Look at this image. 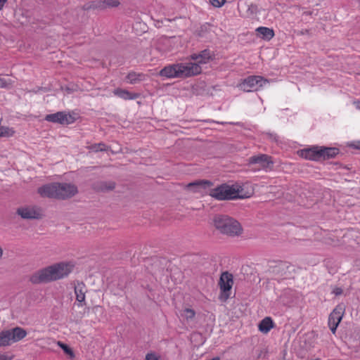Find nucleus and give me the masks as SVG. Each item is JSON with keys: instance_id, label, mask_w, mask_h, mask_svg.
<instances>
[{"instance_id": "11", "label": "nucleus", "mask_w": 360, "mask_h": 360, "mask_svg": "<svg viewBox=\"0 0 360 360\" xmlns=\"http://www.w3.org/2000/svg\"><path fill=\"white\" fill-rule=\"evenodd\" d=\"M191 59L195 61V63L206 64L210 60H212L214 58L213 52L210 49H204L198 53H193L190 56Z\"/></svg>"}, {"instance_id": "25", "label": "nucleus", "mask_w": 360, "mask_h": 360, "mask_svg": "<svg viewBox=\"0 0 360 360\" xmlns=\"http://www.w3.org/2000/svg\"><path fill=\"white\" fill-rule=\"evenodd\" d=\"M87 9L104 10L103 0H95L89 3Z\"/></svg>"}, {"instance_id": "13", "label": "nucleus", "mask_w": 360, "mask_h": 360, "mask_svg": "<svg viewBox=\"0 0 360 360\" xmlns=\"http://www.w3.org/2000/svg\"><path fill=\"white\" fill-rule=\"evenodd\" d=\"M301 156L307 160L319 161L321 160V153L319 146H313L301 150Z\"/></svg>"}, {"instance_id": "38", "label": "nucleus", "mask_w": 360, "mask_h": 360, "mask_svg": "<svg viewBox=\"0 0 360 360\" xmlns=\"http://www.w3.org/2000/svg\"><path fill=\"white\" fill-rule=\"evenodd\" d=\"M0 360H11V358L4 354H0Z\"/></svg>"}, {"instance_id": "1", "label": "nucleus", "mask_w": 360, "mask_h": 360, "mask_svg": "<svg viewBox=\"0 0 360 360\" xmlns=\"http://www.w3.org/2000/svg\"><path fill=\"white\" fill-rule=\"evenodd\" d=\"M69 262H59L40 269L32 274L30 281L33 284L46 283L67 277L73 270Z\"/></svg>"}, {"instance_id": "41", "label": "nucleus", "mask_w": 360, "mask_h": 360, "mask_svg": "<svg viewBox=\"0 0 360 360\" xmlns=\"http://www.w3.org/2000/svg\"><path fill=\"white\" fill-rule=\"evenodd\" d=\"M304 14H306V15H311V13L309 12V11H307V12H304Z\"/></svg>"}, {"instance_id": "4", "label": "nucleus", "mask_w": 360, "mask_h": 360, "mask_svg": "<svg viewBox=\"0 0 360 360\" xmlns=\"http://www.w3.org/2000/svg\"><path fill=\"white\" fill-rule=\"evenodd\" d=\"M213 224L220 233L231 236H238L242 231L240 223L227 215H216Z\"/></svg>"}, {"instance_id": "28", "label": "nucleus", "mask_w": 360, "mask_h": 360, "mask_svg": "<svg viewBox=\"0 0 360 360\" xmlns=\"http://www.w3.org/2000/svg\"><path fill=\"white\" fill-rule=\"evenodd\" d=\"M14 83L11 79H6L0 77V88L10 89Z\"/></svg>"}, {"instance_id": "37", "label": "nucleus", "mask_w": 360, "mask_h": 360, "mask_svg": "<svg viewBox=\"0 0 360 360\" xmlns=\"http://www.w3.org/2000/svg\"><path fill=\"white\" fill-rule=\"evenodd\" d=\"M339 324H338L337 323H332V324H328V326L332 332L333 334H335L336 333V330H337V328Z\"/></svg>"}, {"instance_id": "27", "label": "nucleus", "mask_w": 360, "mask_h": 360, "mask_svg": "<svg viewBox=\"0 0 360 360\" xmlns=\"http://www.w3.org/2000/svg\"><path fill=\"white\" fill-rule=\"evenodd\" d=\"M58 345L60 347V348L66 354L70 356L71 359L75 357V354L72 349L68 345L63 343L61 342H58Z\"/></svg>"}, {"instance_id": "22", "label": "nucleus", "mask_w": 360, "mask_h": 360, "mask_svg": "<svg viewBox=\"0 0 360 360\" xmlns=\"http://www.w3.org/2000/svg\"><path fill=\"white\" fill-rule=\"evenodd\" d=\"M126 79L131 84H135L145 79V75L138 73L134 71L129 72L126 77Z\"/></svg>"}, {"instance_id": "10", "label": "nucleus", "mask_w": 360, "mask_h": 360, "mask_svg": "<svg viewBox=\"0 0 360 360\" xmlns=\"http://www.w3.org/2000/svg\"><path fill=\"white\" fill-rule=\"evenodd\" d=\"M16 213L24 219H39L41 218L40 210L36 207H19Z\"/></svg>"}, {"instance_id": "33", "label": "nucleus", "mask_w": 360, "mask_h": 360, "mask_svg": "<svg viewBox=\"0 0 360 360\" xmlns=\"http://www.w3.org/2000/svg\"><path fill=\"white\" fill-rule=\"evenodd\" d=\"M210 1L212 6L217 8L221 7L226 2L225 0H210Z\"/></svg>"}, {"instance_id": "17", "label": "nucleus", "mask_w": 360, "mask_h": 360, "mask_svg": "<svg viewBox=\"0 0 360 360\" xmlns=\"http://www.w3.org/2000/svg\"><path fill=\"white\" fill-rule=\"evenodd\" d=\"M85 292L86 286L83 282H77L75 286V293L76 295V300L79 303V306H83L86 304L85 302Z\"/></svg>"}, {"instance_id": "8", "label": "nucleus", "mask_w": 360, "mask_h": 360, "mask_svg": "<svg viewBox=\"0 0 360 360\" xmlns=\"http://www.w3.org/2000/svg\"><path fill=\"white\" fill-rule=\"evenodd\" d=\"M44 120L52 123H57L62 125H68L75 122V118L70 113L65 111H59L53 114H48Z\"/></svg>"}, {"instance_id": "6", "label": "nucleus", "mask_w": 360, "mask_h": 360, "mask_svg": "<svg viewBox=\"0 0 360 360\" xmlns=\"http://www.w3.org/2000/svg\"><path fill=\"white\" fill-rule=\"evenodd\" d=\"M233 284V275L228 271L223 272L220 276L219 285L220 287V300L226 301L230 297L231 290Z\"/></svg>"}, {"instance_id": "29", "label": "nucleus", "mask_w": 360, "mask_h": 360, "mask_svg": "<svg viewBox=\"0 0 360 360\" xmlns=\"http://www.w3.org/2000/svg\"><path fill=\"white\" fill-rule=\"evenodd\" d=\"M210 25L207 23H205L201 25L197 30V34L199 37H204L206 33L210 31Z\"/></svg>"}, {"instance_id": "34", "label": "nucleus", "mask_w": 360, "mask_h": 360, "mask_svg": "<svg viewBox=\"0 0 360 360\" xmlns=\"http://www.w3.org/2000/svg\"><path fill=\"white\" fill-rule=\"evenodd\" d=\"M295 34H296L297 36L304 35L307 34L309 37H311V32L309 30L305 29L302 30H295Z\"/></svg>"}, {"instance_id": "36", "label": "nucleus", "mask_w": 360, "mask_h": 360, "mask_svg": "<svg viewBox=\"0 0 360 360\" xmlns=\"http://www.w3.org/2000/svg\"><path fill=\"white\" fill-rule=\"evenodd\" d=\"M342 292H343L342 289L341 288H339V287H335L333 290V293L335 294L336 296L342 295Z\"/></svg>"}, {"instance_id": "2", "label": "nucleus", "mask_w": 360, "mask_h": 360, "mask_svg": "<svg viewBox=\"0 0 360 360\" xmlns=\"http://www.w3.org/2000/svg\"><path fill=\"white\" fill-rule=\"evenodd\" d=\"M37 192L43 198L65 200L75 195L78 190L72 184L54 182L40 186Z\"/></svg>"}, {"instance_id": "40", "label": "nucleus", "mask_w": 360, "mask_h": 360, "mask_svg": "<svg viewBox=\"0 0 360 360\" xmlns=\"http://www.w3.org/2000/svg\"><path fill=\"white\" fill-rule=\"evenodd\" d=\"M2 255H3V250L2 248L0 247V259H1L2 257Z\"/></svg>"}, {"instance_id": "5", "label": "nucleus", "mask_w": 360, "mask_h": 360, "mask_svg": "<svg viewBox=\"0 0 360 360\" xmlns=\"http://www.w3.org/2000/svg\"><path fill=\"white\" fill-rule=\"evenodd\" d=\"M269 83V80L261 76H249L243 80L239 87L244 91L250 92L258 91L260 88Z\"/></svg>"}, {"instance_id": "18", "label": "nucleus", "mask_w": 360, "mask_h": 360, "mask_svg": "<svg viewBox=\"0 0 360 360\" xmlns=\"http://www.w3.org/2000/svg\"><path fill=\"white\" fill-rule=\"evenodd\" d=\"M321 153V160H328L334 158L339 154L340 150L335 147L319 146Z\"/></svg>"}, {"instance_id": "19", "label": "nucleus", "mask_w": 360, "mask_h": 360, "mask_svg": "<svg viewBox=\"0 0 360 360\" xmlns=\"http://www.w3.org/2000/svg\"><path fill=\"white\" fill-rule=\"evenodd\" d=\"M113 94L124 100H134L139 97L140 94L131 93L126 89L117 88L113 91Z\"/></svg>"}, {"instance_id": "42", "label": "nucleus", "mask_w": 360, "mask_h": 360, "mask_svg": "<svg viewBox=\"0 0 360 360\" xmlns=\"http://www.w3.org/2000/svg\"><path fill=\"white\" fill-rule=\"evenodd\" d=\"M358 148H359V149H360V142H359V146L358 147Z\"/></svg>"}, {"instance_id": "30", "label": "nucleus", "mask_w": 360, "mask_h": 360, "mask_svg": "<svg viewBox=\"0 0 360 360\" xmlns=\"http://www.w3.org/2000/svg\"><path fill=\"white\" fill-rule=\"evenodd\" d=\"M181 315L183 316H184V318L187 320V321H190V320H192L195 315V312L193 309H189V308H186L185 309L184 311H183V313L181 314Z\"/></svg>"}, {"instance_id": "20", "label": "nucleus", "mask_w": 360, "mask_h": 360, "mask_svg": "<svg viewBox=\"0 0 360 360\" xmlns=\"http://www.w3.org/2000/svg\"><path fill=\"white\" fill-rule=\"evenodd\" d=\"M8 330L11 333L13 342H17L22 340L27 335V331L24 328L18 326Z\"/></svg>"}, {"instance_id": "21", "label": "nucleus", "mask_w": 360, "mask_h": 360, "mask_svg": "<svg viewBox=\"0 0 360 360\" xmlns=\"http://www.w3.org/2000/svg\"><path fill=\"white\" fill-rule=\"evenodd\" d=\"M257 35L261 37L263 39L270 40L274 36V32L272 29L266 27H259L256 29Z\"/></svg>"}, {"instance_id": "26", "label": "nucleus", "mask_w": 360, "mask_h": 360, "mask_svg": "<svg viewBox=\"0 0 360 360\" xmlns=\"http://www.w3.org/2000/svg\"><path fill=\"white\" fill-rule=\"evenodd\" d=\"M14 131L7 127H0V137H9L12 136Z\"/></svg>"}, {"instance_id": "9", "label": "nucleus", "mask_w": 360, "mask_h": 360, "mask_svg": "<svg viewBox=\"0 0 360 360\" xmlns=\"http://www.w3.org/2000/svg\"><path fill=\"white\" fill-rule=\"evenodd\" d=\"M247 165L248 166L258 165L259 168L257 169H267L273 167L274 161L272 158L266 154H258L249 158Z\"/></svg>"}, {"instance_id": "16", "label": "nucleus", "mask_w": 360, "mask_h": 360, "mask_svg": "<svg viewBox=\"0 0 360 360\" xmlns=\"http://www.w3.org/2000/svg\"><path fill=\"white\" fill-rule=\"evenodd\" d=\"M116 184L114 181H99L93 184V188L97 192H108L115 188Z\"/></svg>"}, {"instance_id": "12", "label": "nucleus", "mask_w": 360, "mask_h": 360, "mask_svg": "<svg viewBox=\"0 0 360 360\" xmlns=\"http://www.w3.org/2000/svg\"><path fill=\"white\" fill-rule=\"evenodd\" d=\"M213 182L210 180L201 179L191 182L186 185V188L193 193H200L202 190L210 188Z\"/></svg>"}, {"instance_id": "31", "label": "nucleus", "mask_w": 360, "mask_h": 360, "mask_svg": "<svg viewBox=\"0 0 360 360\" xmlns=\"http://www.w3.org/2000/svg\"><path fill=\"white\" fill-rule=\"evenodd\" d=\"M104 10L108 8L117 7L120 5L118 0H103Z\"/></svg>"}, {"instance_id": "23", "label": "nucleus", "mask_w": 360, "mask_h": 360, "mask_svg": "<svg viewBox=\"0 0 360 360\" xmlns=\"http://www.w3.org/2000/svg\"><path fill=\"white\" fill-rule=\"evenodd\" d=\"M274 327V322L270 317H265L259 324V330L264 333H268Z\"/></svg>"}, {"instance_id": "14", "label": "nucleus", "mask_w": 360, "mask_h": 360, "mask_svg": "<svg viewBox=\"0 0 360 360\" xmlns=\"http://www.w3.org/2000/svg\"><path fill=\"white\" fill-rule=\"evenodd\" d=\"M345 310V307L343 304L337 305L333 311L330 314L328 323L332 324L337 323L339 324L342 319Z\"/></svg>"}, {"instance_id": "32", "label": "nucleus", "mask_w": 360, "mask_h": 360, "mask_svg": "<svg viewBox=\"0 0 360 360\" xmlns=\"http://www.w3.org/2000/svg\"><path fill=\"white\" fill-rule=\"evenodd\" d=\"M91 149L94 150L95 152L105 151L106 150V146L103 143H100L98 144L93 145L91 146Z\"/></svg>"}, {"instance_id": "3", "label": "nucleus", "mask_w": 360, "mask_h": 360, "mask_svg": "<svg viewBox=\"0 0 360 360\" xmlns=\"http://www.w3.org/2000/svg\"><path fill=\"white\" fill-rule=\"evenodd\" d=\"M242 191L241 186L237 184H222L214 188H210L208 194L217 200H229L244 198V196L240 194Z\"/></svg>"}, {"instance_id": "7", "label": "nucleus", "mask_w": 360, "mask_h": 360, "mask_svg": "<svg viewBox=\"0 0 360 360\" xmlns=\"http://www.w3.org/2000/svg\"><path fill=\"white\" fill-rule=\"evenodd\" d=\"M179 65V73L180 78H187L198 75L201 73L202 68L195 62L180 63Z\"/></svg>"}, {"instance_id": "35", "label": "nucleus", "mask_w": 360, "mask_h": 360, "mask_svg": "<svg viewBox=\"0 0 360 360\" xmlns=\"http://www.w3.org/2000/svg\"><path fill=\"white\" fill-rule=\"evenodd\" d=\"M146 360H160V359L156 354L150 353L146 355Z\"/></svg>"}, {"instance_id": "39", "label": "nucleus", "mask_w": 360, "mask_h": 360, "mask_svg": "<svg viewBox=\"0 0 360 360\" xmlns=\"http://www.w3.org/2000/svg\"><path fill=\"white\" fill-rule=\"evenodd\" d=\"M7 1V0H0V11L3 8L4 4Z\"/></svg>"}, {"instance_id": "15", "label": "nucleus", "mask_w": 360, "mask_h": 360, "mask_svg": "<svg viewBox=\"0 0 360 360\" xmlns=\"http://www.w3.org/2000/svg\"><path fill=\"white\" fill-rule=\"evenodd\" d=\"M159 75L167 78H180L178 63L165 66L160 71Z\"/></svg>"}, {"instance_id": "24", "label": "nucleus", "mask_w": 360, "mask_h": 360, "mask_svg": "<svg viewBox=\"0 0 360 360\" xmlns=\"http://www.w3.org/2000/svg\"><path fill=\"white\" fill-rule=\"evenodd\" d=\"M13 341L11 337V333L8 330L0 332V347L8 346Z\"/></svg>"}]
</instances>
